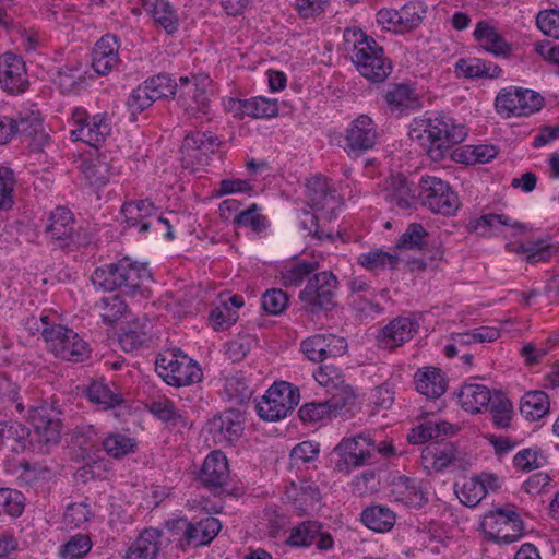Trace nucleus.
Wrapping results in <instances>:
<instances>
[{"label":"nucleus","instance_id":"52","mask_svg":"<svg viewBox=\"0 0 559 559\" xmlns=\"http://www.w3.org/2000/svg\"><path fill=\"white\" fill-rule=\"evenodd\" d=\"M322 525L316 521H306L294 527L289 535V544L297 547H306L313 543L320 533Z\"/></svg>","mask_w":559,"mask_h":559},{"label":"nucleus","instance_id":"35","mask_svg":"<svg viewBox=\"0 0 559 559\" xmlns=\"http://www.w3.org/2000/svg\"><path fill=\"white\" fill-rule=\"evenodd\" d=\"M29 435V429L19 421L1 424L0 447L15 453L23 452L28 444Z\"/></svg>","mask_w":559,"mask_h":559},{"label":"nucleus","instance_id":"13","mask_svg":"<svg viewBox=\"0 0 559 559\" xmlns=\"http://www.w3.org/2000/svg\"><path fill=\"white\" fill-rule=\"evenodd\" d=\"M378 136L373 120L367 115H360L346 130L344 148L349 156L358 157L376 145Z\"/></svg>","mask_w":559,"mask_h":559},{"label":"nucleus","instance_id":"40","mask_svg":"<svg viewBox=\"0 0 559 559\" xmlns=\"http://www.w3.org/2000/svg\"><path fill=\"white\" fill-rule=\"evenodd\" d=\"M548 411V395L543 391L527 392L521 399L520 412L528 420H538L545 416Z\"/></svg>","mask_w":559,"mask_h":559},{"label":"nucleus","instance_id":"41","mask_svg":"<svg viewBox=\"0 0 559 559\" xmlns=\"http://www.w3.org/2000/svg\"><path fill=\"white\" fill-rule=\"evenodd\" d=\"M53 82L62 94L78 93L85 84V71L80 66H64L58 70Z\"/></svg>","mask_w":559,"mask_h":559},{"label":"nucleus","instance_id":"56","mask_svg":"<svg viewBox=\"0 0 559 559\" xmlns=\"http://www.w3.org/2000/svg\"><path fill=\"white\" fill-rule=\"evenodd\" d=\"M546 460L538 448L523 449L513 457L514 467L522 472L537 469L545 464Z\"/></svg>","mask_w":559,"mask_h":559},{"label":"nucleus","instance_id":"15","mask_svg":"<svg viewBox=\"0 0 559 559\" xmlns=\"http://www.w3.org/2000/svg\"><path fill=\"white\" fill-rule=\"evenodd\" d=\"M306 188L309 205L316 212L322 213L326 219H332L340 206V200L332 182L318 176L308 180Z\"/></svg>","mask_w":559,"mask_h":559},{"label":"nucleus","instance_id":"44","mask_svg":"<svg viewBox=\"0 0 559 559\" xmlns=\"http://www.w3.org/2000/svg\"><path fill=\"white\" fill-rule=\"evenodd\" d=\"M104 451L112 459H122L129 453L134 452L136 447L135 439L120 433L110 432L102 441Z\"/></svg>","mask_w":559,"mask_h":559},{"label":"nucleus","instance_id":"59","mask_svg":"<svg viewBox=\"0 0 559 559\" xmlns=\"http://www.w3.org/2000/svg\"><path fill=\"white\" fill-rule=\"evenodd\" d=\"M489 411L491 420L496 427L507 428L510 426L513 405L509 399L499 397L498 401H493Z\"/></svg>","mask_w":559,"mask_h":559},{"label":"nucleus","instance_id":"29","mask_svg":"<svg viewBox=\"0 0 559 559\" xmlns=\"http://www.w3.org/2000/svg\"><path fill=\"white\" fill-rule=\"evenodd\" d=\"M416 391L429 399H438L447 391V380L436 367L418 369L414 376Z\"/></svg>","mask_w":559,"mask_h":559},{"label":"nucleus","instance_id":"39","mask_svg":"<svg viewBox=\"0 0 559 559\" xmlns=\"http://www.w3.org/2000/svg\"><path fill=\"white\" fill-rule=\"evenodd\" d=\"M455 449L452 444L432 443L427 445L421 452V459L436 471H442L450 466L455 460Z\"/></svg>","mask_w":559,"mask_h":559},{"label":"nucleus","instance_id":"9","mask_svg":"<svg viewBox=\"0 0 559 559\" xmlns=\"http://www.w3.org/2000/svg\"><path fill=\"white\" fill-rule=\"evenodd\" d=\"M544 98L532 90L509 86L502 88L495 100L499 115L504 118L530 116L543 107Z\"/></svg>","mask_w":559,"mask_h":559},{"label":"nucleus","instance_id":"10","mask_svg":"<svg viewBox=\"0 0 559 559\" xmlns=\"http://www.w3.org/2000/svg\"><path fill=\"white\" fill-rule=\"evenodd\" d=\"M221 145L222 141L211 131L188 133L180 147L183 167L192 171L200 170L209 164V155L215 153Z\"/></svg>","mask_w":559,"mask_h":559},{"label":"nucleus","instance_id":"33","mask_svg":"<svg viewBox=\"0 0 559 559\" xmlns=\"http://www.w3.org/2000/svg\"><path fill=\"white\" fill-rule=\"evenodd\" d=\"M460 405L467 412L480 413L491 401L490 390L483 384L465 383L457 394Z\"/></svg>","mask_w":559,"mask_h":559},{"label":"nucleus","instance_id":"5","mask_svg":"<svg viewBox=\"0 0 559 559\" xmlns=\"http://www.w3.org/2000/svg\"><path fill=\"white\" fill-rule=\"evenodd\" d=\"M488 540L511 544L524 534L523 521L514 508H495L488 511L480 523Z\"/></svg>","mask_w":559,"mask_h":559},{"label":"nucleus","instance_id":"42","mask_svg":"<svg viewBox=\"0 0 559 559\" xmlns=\"http://www.w3.org/2000/svg\"><path fill=\"white\" fill-rule=\"evenodd\" d=\"M25 508V498L19 490L0 488V523L19 518Z\"/></svg>","mask_w":559,"mask_h":559},{"label":"nucleus","instance_id":"58","mask_svg":"<svg viewBox=\"0 0 559 559\" xmlns=\"http://www.w3.org/2000/svg\"><path fill=\"white\" fill-rule=\"evenodd\" d=\"M288 306V296L281 288L267 289L262 295V308L272 316L281 314Z\"/></svg>","mask_w":559,"mask_h":559},{"label":"nucleus","instance_id":"26","mask_svg":"<svg viewBox=\"0 0 559 559\" xmlns=\"http://www.w3.org/2000/svg\"><path fill=\"white\" fill-rule=\"evenodd\" d=\"M211 430L215 442L226 445L234 444L243 431L240 413L229 409L214 417L211 423Z\"/></svg>","mask_w":559,"mask_h":559},{"label":"nucleus","instance_id":"14","mask_svg":"<svg viewBox=\"0 0 559 559\" xmlns=\"http://www.w3.org/2000/svg\"><path fill=\"white\" fill-rule=\"evenodd\" d=\"M301 350L313 362H322L329 358L344 355L347 342L343 336L335 334H314L301 342Z\"/></svg>","mask_w":559,"mask_h":559},{"label":"nucleus","instance_id":"3","mask_svg":"<svg viewBox=\"0 0 559 559\" xmlns=\"http://www.w3.org/2000/svg\"><path fill=\"white\" fill-rule=\"evenodd\" d=\"M423 123L429 141L427 154L435 162L441 160L467 134L463 124H456L451 117L441 112L432 114Z\"/></svg>","mask_w":559,"mask_h":559},{"label":"nucleus","instance_id":"48","mask_svg":"<svg viewBox=\"0 0 559 559\" xmlns=\"http://www.w3.org/2000/svg\"><path fill=\"white\" fill-rule=\"evenodd\" d=\"M87 397L104 408L115 407L122 402L120 394L115 393L108 384L103 382H93L87 389Z\"/></svg>","mask_w":559,"mask_h":559},{"label":"nucleus","instance_id":"25","mask_svg":"<svg viewBox=\"0 0 559 559\" xmlns=\"http://www.w3.org/2000/svg\"><path fill=\"white\" fill-rule=\"evenodd\" d=\"M384 199L400 209H409L416 204L418 195L414 183L403 174H396L385 180Z\"/></svg>","mask_w":559,"mask_h":559},{"label":"nucleus","instance_id":"49","mask_svg":"<svg viewBox=\"0 0 559 559\" xmlns=\"http://www.w3.org/2000/svg\"><path fill=\"white\" fill-rule=\"evenodd\" d=\"M318 264L312 262H295L284 267L281 272L283 284L288 286H299L316 269Z\"/></svg>","mask_w":559,"mask_h":559},{"label":"nucleus","instance_id":"4","mask_svg":"<svg viewBox=\"0 0 559 559\" xmlns=\"http://www.w3.org/2000/svg\"><path fill=\"white\" fill-rule=\"evenodd\" d=\"M155 368L167 384L177 388L200 382L203 377L198 364L179 348L160 353L156 358Z\"/></svg>","mask_w":559,"mask_h":559},{"label":"nucleus","instance_id":"19","mask_svg":"<svg viewBox=\"0 0 559 559\" xmlns=\"http://www.w3.org/2000/svg\"><path fill=\"white\" fill-rule=\"evenodd\" d=\"M335 451L346 466L358 467L366 464L376 453V441L366 435L343 439Z\"/></svg>","mask_w":559,"mask_h":559},{"label":"nucleus","instance_id":"31","mask_svg":"<svg viewBox=\"0 0 559 559\" xmlns=\"http://www.w3.org/2000/svg\"><path fill=\"white\" fill-rule=\"evenodd\" d=\"M295 509L300 515L314 510L320 500V490L318 486L310 480H300L299 484L292 483L288 491Z\"/></svg>","mask_w":559,"mask_h":559},{"label":"nucleus","instance_id":"57","mask_svg":"<svg viewBox=\"0 0 559 559\" xmlns=\"http://www.w3.org/2000/svg\"><path fill=\"white\" fill-rule=\"evenodd\" d=\"M399 11L400 31H409L418 26L421 22L425 10L418 2H407Z\"/></svg>","mask_w":559,"mask_h":559},{"label":"nucleus","instance_id":"38","mask_svg":"<svg viewBox=\"0 0 559 559\" xmlns=\"http://www.w3.org/2000/svg\"><path fill=\"white\" fill-rule=\"evenodd\" d=\"M156 212V206L150 199L124 202L121 206V214L130 226L140 225V231L145 233L150 229V224L143 222L144 218Z\"/></svg>","mask_w":559,"mask_h":559},{"label":"nucleus","instance_id":"43","mask_svg":"<svg viewBox=\"0 0 559 559\" xmlns=\"http://www.w3.org/2000/svg\"><path fill=\"white\" fill-rule=\"evenodd\" d=\"M241 110L245 115L257 118H273L278 115V104L276 99L262 96L241 100Z\"/></svg>","mask_w":559,"mask_h":559},{"label":"nucleus","instance_id":"12","mask_svg":"<svg viewBox=\"0 0 559 559\" xmlns=\"http://www.w3.org/2000/svg\"><path fill=\"white\" fill-rule=\"evenodd\" d=\"M74 129L71 135L74 141H82L91 146L98 147L111 132V122L107 114L90 116L86 110L75 108L72 112Z\"/></svg>","mask_w":559,"mask_h":559},{"label":"nucleus","instance_id":"27","mask_svg":"<svg viewBox=\"0 0 559 559\" xmlns=\"http://www.w3.org/2000/svg\"><path fill=\"white\" fill-rule=\"evenodd\" d=\"M418 331L415 319L399 317L385 325L379 336V342L385 348H396L413 338Z\"/></svg>","mask_w":559,"mask_h":559},{"label":"nucleus","instance_id":"60","mask_svg":"<svg viewBox=\"0 0 559 559\" xmlns=\"http://www.w3.org/2000/svg\"><path fill=\"white\" fill-rule=\"evenodd\" d=\"M316 381L328 390L338 389L344 384L342 371L333 365H323L313 373Z\"/></svg>","mask_w":559,"mask_h":559},{"label":"nucleus","instance_id":"24","mask_svg":"<svg viewBox=\"0 0 559 559\" xmlns=\"http://www.w3.org/2000/svg\"><path fill=\"white\" fill-rule=\"evenodd\" d=\"M498 477L493 474H481L466 479L455 493L460 501L469 508L476 507L487 495L488 488L497 489Z\"/></svg>","mask_w":559,"mask_h":559},{"label":"nucleus","instance_id":"46","mask_svg":"<svg viewBox=\"0 0 559 559\" xmlns=\"http://www.w3.org/2000/svg\"><path fill=\"white\" fill-rule=\"evenodd\" d=\"M429 238L428 231L419 223H411L397 239L395 247L404 250H424Z\"/></svg>","mask_w":559,"mask_h":559},{"label":"nucleus","instance_id":"45","mask_svg":"<svg viewBox=\"0 0 559 559\" xmlns=\"http://www.w3.org/2000/svg\"><path fill=\"white\" fill-rule=\"evenodd\" d=\"M299 418L304 423H318L337 415V405L330 404L329 400L312 402L302 405L298 411Z\"/></svg>","mask_w":559,"mask_h":559},{"label":"nucleus","instance_id":"22","mask_svg":"<svg viewBox=\"0 0 559 559\" xmlns=\"http://www.w3.org/2000/svg\"><path fill=\"white\" fill-rule=\"evenodd\" d=\"M29 420L38 443L49 447L60 440V420L47 406L31 409Z\"/></svg>","mask_w":559,"mask_h":559},{"label":"nucleus","instance_id":"62","mask_svg":"<svg viewBox=\"0 0 559 559\" xmlns=\"http://www.w3.org/2000/svg\"><path fill=\"white\" fill-rule=\"evenodd\" d=\"M155 102L147 86L143 83L134 88L127 102L132 115L140 114L147 109Z\"/></svg>","mask_w":559,"mask_h":559},{"label":"nucleus","instance_id":"34","mask_svg":"<svg viewBox=\"0 0 559 559\" xmlns=\"http://www.w3.org/2000/svg\"><path fill=\"white\" fill-rule=\"evenodd\" d=\"M455 72L466 79L501 76L502 69L479 58H461L455 63Z\"/></svg>","mask_w":559,"mask_h":559},{"label":"nucleus","instance_id":"54","mask_svg":"<svg viewBox=\"0 0 559 559\" xmlns=\"http://www.w3.org/2000/svg\"><path fill=\"white\" fill-rule=\"evenodd\" d=\"M144 84L155 100L176 96L177 82H174L168 74L155 75L144 81Z\"/></svg>","mask_w":559,"mask_h":559},{"label":"nucleus","instance_id":"8","mask_svg":"<svg viewBox=\"0 0 559 559\" xmlns=\"http://www.w3.org/2000/svg\"><path fill=\"white\" fill-rule=\"evenodd\" d=\"M299 400L298 388L285 381L275 382L258 402L257 411L261 418L276 421L292 413Z\"/></svg>","mask_w":559,"mask_h":559},{"label":"nucleus","instance_id":"18","mask_svg":"<svg viewBox=\"0 0 559 559\" xmlns=\"http://www.w3.org/2000/svg\"><path fill=\"white\" fill-rule=\"evenodd\" d=\"M74 233V215L68 207L57 206L50 212L45 234L51 243L59 248H66L72 242Z\"/></svg>","mask_w":559,"mask_h":559},{"label":"nucleus","instance_id":"36","mask_svg":"<svg viewBox=\"0 0 559 559\" xmlns=\"http://www.w3.org/2000/svg\"><path fill=\"white\" fill-rule=\"evenodd\" d=\"M243 306L240 296H231L227 301L213 309L210 313V322L214 330L223 331L238 321V309Z\"/></svg>","mask_w":559,"mask_h":559},{"label":"nucleus","instance_id":"55","mask_svg":"<svg viewBox=\"0 0 559 559\" xmlns=\"http://www.w3.org/2000/svg\"><path fill=\"white\" fill-rule=\"evenodd\" d=\"M91 508L85 502H74L67 507L63 514L64 525L69 528H79L85 525L92 518Z\"/></svg>","mask_w":559,"mask_h":559},{"label":"nucleus","instance_id":"6","mask_svg":"<svg viewBox=\"0 0 559 559\" xmlns=\"http://www.w3.org/2000/svg\"><path fill=\"white\" fill-rule=\"evenodd\" d=\"M336 276L329 271L314 274L299 293L301 309L310 314L329 311L335 306Z\"/></svg>","mask_w":559,"mask_h":559},{"label":"nucleus","instance_id":"16","mask_svg":"<svg viewBox=\"0 0 559 559\" xmlns=\"http://www.w3.org/2000/svg\"><path fill=\"white\" fill-rule=\"evenodd\" d=\"M199 480L215 495L228 491L229 466L223 452L213 451L205 457L199 472Z\"/></svg>","mask_w":559,"mask_h":559},{"label":"nucleus","instance_id":"51","mask_svg":"<svg viewBox=\"0 0 559 559\" xmlns=\"http://www.w3.org/2000/svg\"><path fill=\"white\" fill-rule=\"evenodd\" d=\"M81 171L91 186H104L109 181V167L104 160H84L81 163Z\"/></svg>","mask_w":559,"mask_h":559},{"label":"nucleus","instance_id":"17","mask_svg":"<svg viewBox=\"0 0 559 559\" xmlns=\"http://www.w3.org/2000/svg\"><path fill=\"white\" fill-rule=\"evenodd\" d=\"M0 84L9 94L25 92L28 79L25 62L21 57L12 52L0 56Z\"/></svg>","mask_w":559,"mask_h":559},{"label":"nucleus","instance_id":"47","mask_svg":"<svg viewBox=\"0 0 559 559\" xmlns=\"http://www.w3.org/2000/svg\"><path fill=\"white\" fill-rule=\"evenodd\" d=\"M127 305L119 295L102 297L94 304V310L102 317L105 323L119 320L126 311Z\"/></svg>","mask_w":559,"mask_h":559},{"label":"nucleus","instance_id":"20","mask_svg":"<svg viewBox=\"0 0 559 559\" xmlns=\"http://www.w3.org/2000/svg\"><path fill=\"white\" fill-rule=\"evenodd\" d=\"M176 96L180 106L188 112L205 114L209 107V97L197 76H181L177 82Z\"/></svg>","mask_w":559,"mask_h":559},{"label":"nucleus","instance_id":"30","mask_svg":"<svg viewBox=\"0 0 559 559\" xmlns=\"http://www.w3.org/2000/svg\"><path fill=\"white\" fill-rule=\"evenodd\" d=\"M384 99L393 114H402L405 110L419 107V99L415 90L405 83L390 85Z\"/></svg>","mask_w":559,"mask_h":559},{"label":"nucleus","instance_id":"53","mask_svg":"<svg viewBox=\"0 0 559 559\" xmlns=\"http://www.w3.org/2000/svg\"><path fill=\"white\" fill-rule=\"evenodd\" d=\"M320 447L313 441H304L295 445L290 452V466L301 468V466L312 463L317 460Z\"/></svg>","mask_w":559,"mask_h":559},{"label":"nucleus","instance_id":"61","mask_svg":"<svg viewBox=\"0 0 559 559\" xmlns=\"http://www.w3.org/2000/svg\"><path fill=\"white\" fill-rule=\"evenodd\" d=\"M92 547L91 539L87 535L76 534L64 544L61 556L64 559H79L85 556Z\"/></svg>","mask_w":559,"mask_h":559},{"label":"nucleus","instance_id":"32","mask_svg":"<svg viewBox=\"0 0 559 559\" xmlns=\"http://www.w3.org/2000/svg\"><path fill=\"white\" fill-rule=\"evenodd\" d=\"M143 9L167 34L177 32L178 14L168 0H143Z\"/></svg>","mask_w":559,"mask_h":559},{"label":"nucleus","instance_id":"21","mask_svg":"<svg viewBox=\"0 0 559 559\" xmlns=\"http://www.w3.org/2000/svg\"><path fill=\"white\" fill-rule=\"evenodd\" d=\"M169 538L162 530L148 527L143 530L129 547L126 559H158Z\"/></svg>","mask_w":559,"mask_h":559},{"label":"nucleus","instance_id":"64","mask_svg":"<svg viewBox=\"0 0 559 559\" xmlns=\"http://www.w3.org/2000/svg\"><path fill=\"white\" fill-rule=\"evenodd\" d=\"M538 28L547 36L559 39V11L548 10L539 12L536 17Z\"/></svg>","mask_w":559,"mask_h":559},{"label":"nucleus","instance_id":"50","mask_svg":"<svg viewBox=\"0 0 559 559\" xmlns=\"http://www.w3.org/2000/svg\"><path fill=\"white\" fill-rule=\"evenodd\" d=\"M399 259L382 249H376L358 257V263L369 271L384 270L386 265L395 267Z\"/></svg>","mask_w":559,"mask_h":559},{"label":"nucleus","instance_id":"63","mask_svg":"<svg viewBox=\"0 0 559 559\" xmlns=\"http://www.w3.org/2000/svg\"><path fill=\"white\" fill-rule=\"evenodd\" d=\"M13 121L16 127V134H22L27 138L44 127L40 115L33 111L19 114L15 119L13 118Z\"/></svg>","mask_w":559,"mask_h":559},{"label":"nucleus","instance_id":"28","mask_svg":"<svg viewBox=\"0 0 559 559\" xmlns=\"http://www.w3.org/2000/svg\"><path fill=\"white\" fill-rule=\"evenodd\" d=\"M177 525L185 530V537L188 543L194 545H206L214 539L222 528L218 519L207 516L197 524L188 523L185 520H178Z\"/></svg>","mask_w":559,"mask_h":559},{"label":"nucleus","instance_id":"1","mask_svg":"<svg viewBox=\"0 0 559 559\" xmlns=\"http://www.w3.org/2000/svg\"><path fill=\"white\" fill-rule=\"evenodd\" d=\"M344 40L346 46H353L352 60L364 78L372 83H381L390 75L392 63L373 37L354 27L345 29Z\"/></svg>","mask_w":559,"mask_h":559},{"label":"nucleus","instance_id":"11","mask_svg":"<svg viewBox=\"0 0 559 559\" xmlns=\"http://www.w3.org/2000/svg\"><path fill=\"white\" fill-rule=\"evenodd\" d=\"M41 335L55 355L63 360L82 361L88 357V346L78 333L63 325L45 328Z\"/></svg>","mask_w":559,"mask_h":559},{"label":"nucleus","instance_id":"2","mask_svg":"<svg viewBox=\"0 0 559 559\" xmlns=\"http://www.w3.org/2000/svg\"><path fill=\"white\" fill-rule=\"evenodd\" d=\"M147 269L130 258H123L115 263L97 267L91 281L94 286L107 290H120L124 295L133 296L140 292L144 278L148 277Z\"/></svg>","mask_w":559,"mask_h":559},{"label":"nucleus","instance_id":"37","mask_svg":"<svg viewBox=\"0 0 559 559\" xmlns=\"http://www.w3.org/2000/svg\"><path fill=\"white\" fill-rule=\"evenodd\" d=\"M362 523L370 530L385 533L393 528L396 515L388 507L374 504L367 507L361 513Z\"/></svg>","mask_w":559,"mask_h":559},{"label":"nucleus","instance_id":"7","mask_svg":"<svg viewBox=\"0 0 559 559\" xmlns=\"http://www.w3.org/2000/svg\"><path fill=\"white\" fill-rule=\"evenodd\" d=\"M418 187L421 204L436 214L452 216L461 206L457 193L447 181L438 177L424 176Z\"/></svg>","mask_w":559,"mask_h":559},{"label":"nucleus","instance_id":"23","mask_svg":"<svg viewBox=\"0 0 559 559\" xmlns=\"http://www.w3.org/2000/svg\"><path fill=\"white\" fill-rule=\"evenodd\" d=\"M119 41L115 35H104L94 46L92 67L96 73L106 75L116 69L120 62Z\"/></svg>","mask_w":559,"mask_h":559}]
</instances>
